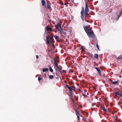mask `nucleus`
<instances>
[{"label":"nucleus","mask_w":122,"mask_h":122,"mask_svg":"<svg viewBox=\"0 0 122 122\" xmlns=\"http://www.w3.org/2000/svg\"><path fill=\"white\" fill-rule=\"evenodd\" d=\"M70 0H67L66 1V2L67 3H68V2H70Z\"/></svg>","instance_id":"obj_32"},{"label":"nucleus","mask_w":122,"mask_h":122,"mask_svg":"<svg viewBox=\"0 0 122 122\" xmlns=\"http://www.w3.org/2000/svg\"><path fill=\"white\" fill-rule=\"evenodd\" d=\"M54 37H55V39L57 40V41H59V37L58 36L56 35L54 36Z\"/></svg>","instance_id":"obj_15"},{"label":"nucleus","mask_w":122,"mask_h":122,"mask_svg":"<svg viewBox=\"0 0 122 122\" xmlns=\"http://www.w3.org/2000/svg\"><path fill=\"white\" fill-rule=\"evenodd\" d=\"M118 83V81H113L112 82V83L113 84H116L117 83Z\"/></svg>","instance_id":"obj_21"},{"label":"nucleus","mask_w":122,"mask_h":122,"mask_svg":"<svg viewBox=\"0 0 122 122\" xmlns=\"http://www.w3.org/2000/svg\"><path fill=\"white\" fill-rule=\"evenodd\" d=\"M95 68L96 69L97 72L99 73V75L100 76L101 75V71L97 67H95Z\"/></svg>","instance_id":"obj_11"},{"label":"nucleus","mask_w":122,"mask_h":122,"mask_svg":"<svg viewBox=\"0 0 122 122\" xmlns=\"http://www.w3.org/2000/svg\"><path fill=\"white\" fill-rule=\"evenodd\" d=\"M66 86L68 88L70 92H72L73 90L75 91L76 90L75 87V86H69L67 84L66 85Z\"/></svg>","instance_id":"obj_5"},{"label":"nucleus","mask_w":122,"mask_h":122,"mask_svg":"<svg viewBox=\"0 0 122 122\" xmlns=\"http://www.w3.org/2000/svg\"><path fill=\"white\" fill-rule=\"evenodd\" d=\"M41 80V78L40 77H38V80L40 82V80Z\"/></svg>","instance_id":"obj_28"},{"label":"nucleus","mask_w":122,"mask_h":122,"mask_svg":"<svg viewBox=\"0 0 122 122\" xmlns=\"http://www.w3.org/2000/svg\"><path fill=\"white\" fill-rule=\"evenodd\" d=\"M63 72H65V71H64V70H63Z\"/></svg>","instance_id":"obj_42"},{"label":"nucleus","mask_w":122,"mask_h":122,"mask_svg":"<svg viewBox=\"0 0 122 122\" xmlns=\"http://www.w3.org/2000/svg\"><path fill=\"white\" fill-rule=\"evenodd\" d=\"M46 29L47 31H52V28L50 27L49 26H47L46 27Z\"/></svg>","instance_id":"obj_9"},{"label":"nucleus","mask_w":122,"mask_h":122,"mask_svg":"<svg viewBox=\"0 0 122 122\" xmlns=\"http://www.w3.org/2000/svg\"><path fill=\"white\" fill-rule=\"evenodd\" d=\"M88 55L90 56H92V55L90 53H88Z\"/></svg>","instance_id":"obj_33"},{"label":"nucleus","mask_w":122,"mask_h":122,"mask_svg":"<svg viewBox=\"0 0 122 122\" xmlns=\"http://www.w3.org/2000/svg\"><path fill=\"white\" fill-rule=\"evenodd\" d=\"M54 66L55 68L56 67L57 69H59V67L58 65L56 63V62L54 61Z\"/></svg>","instance_id":"obj_12"},{"label":"nucleus","mask_w":122,"mask_h":122,"mask_svg":"<svg viewBox=\"0 0 122 122\" xmlns=\"http://www.w3.org/2000/svg\"><path fill=\"white\" fill-rule=\"evenodd\" d=\"M80 107H82V105H81L80 106Z\"/></svg>","instance_id":"obj_38"},{"label":"nucleus","mask_w":122,"mask_h":122,"mask_svg":"<svg viewBox=\"0 0 122 122\" xmlns=\"http://www.w3.org/2000/svg\"><path fill=\"white\" fill-rule=\"evenodd\" d=\"M48 69L47 68H44L43 69L42 71L43 72H45L48 71Z\"/></svg>","instance_id":"obj_14"},{"label":"nucleus","mask_w":122,"mask_h":122,"mask_svg":"<svg viewBox=\"0 0 122 122\" xmlns=\"http://www.w3.org/2000/svg\"><path fill=\"white\" fill-rule=\"evenodd\" d=\"M94 57L97 59L98 60V54H94Z\"/></svg>","instance_id":"obj_13"},{"label":"nucleus","mask_w":122,"mask_h":122,"mask_svg":"<svg viewBox=\"0 0 122 122\" xmlns=\"http://www.w3.org/2000/svg\"><path fill=\"white\" fill-rule=\"evenodd\" d=\"M122 14V11H121V14Z\"/></svg>","instance_id":"obj_37"},{"label":"nucleus","mask_w":122,"mask_h":122,"mask_svg":"<svg viewBox=\"0 0 122 122\" xmlns=\"http://www.w3.org/2000/svg\"><path fill=\"white\" fill-rule=\"evenodd\" d=\"M58 69L59 70V71L60 72V73L61 74H62V72L61 71V69H59H59Z\"/></svg>","instance_id":"obj_26"},{"label":"nucleus","mask_w":122,"mask_h":122,"mask_svg":"<svg viewBox=\"0 0 122 122\" xmlns=\"http://www.w3.org/2000/svg\"><path fill=\"white\" fill-rule=\"evenodd\" d=\"M70 84L71 85H73L71 82H70Z\"/></svg>","instance_id":"obj_35"},{"label":"nucleus","mask_w":122,"mask_h":122,"mask_svg":"<svg viewBox=\"0 0 122 122\" xmlns=\"http://www.w3.org/2000/svg\"><path fill=\"white\" fill-rule=\"evenodd\" d=\"M46 44H49L50 42L51 43H52L53 41V37H51L50 39H49V36H47L46 37Z\"/></svg>","instance_id":"obj_3"},{"label":"nucleus","mask_w":122,"mask_h":122,"mask_svg":"<svg viewBox=\"0 0 122 122\" xmlns=\"http://www.w3.org/2000/svg\"><path fill=\"white\" fill-rule=\"evenodd\" d=\"M114 94L116 97H117L118 96H119L121 97L122 95V94L117 91L114 92Z\"/></svg>","instance_id":"obj_6"},{"label":"nucleus","mask_w":122,"mask_h":122,"mask_svg":"<svg viewBox=\"0 0 122 122\" xmlns=\"http://www.w3.org/2000/svg\"><path fill=\"white\" fill-rule=\"evenodd\" d=\"M42 3V5L43 6H44L45 5V4L46 3V2L44 0H42L41 1V2Z\"/></svg>","instance_id":"obj_16"},{"label":"nucleus","mask_w":122,"mask_h":122,"mask_svg":"<svg viewBox=\"0 0 122 122\" xmlns=\"http://www.w3.org/2000/svg\"><path fill=\"white\" fill-rule=\"evenodd\" d=\"M69 4L68 3H67V2H66L64 4V5H66L67 4Z\"/></svg>","instance_id":"obj_29"},{"label":"nucleus","mask_w":122,"mask_h":122,"mask_svg":"<svg viewBox=\"0 0 122 122\" xmlns=\"http://www.w3.org/2000/svg\"><path fill=\"white\" fill-rule=\"evenodd\" d=\"M55 26L56 29L60 31L61 34L62 33L63 34H64V30L61 28V24L58 23L57 25H55Z\"/></svg>","instance_id":"obj_2"},{"label":"nucleus","mask_w":122,"mask_h":122,"mask_svg":"<svg viewBox=\"0 0 122 122\" xmlns=\"http://www.w3.org/2000/svg\"><path fill=\"white\" fill-rule=\"evenodd\" d=\"M77 116V118L78 120H80V117L78 115Z\"/></svg>","instance_id":"obj_30"},{"label":"nucleus","mask_w":122,"mask_h":122,"mask_svg":"<svg viewBox=\"0 0 122 122\" xmlns=\"http://www.w3.org/2000/svg\"><path fill=\"white\" fill-rule=\"evenodd\" d=\"M116 59H117L118 61H122V60H121V59H122V54L118 57H117Z\"/></svg>","instance_id":"obj_10"},{"label":"nucleus","mask_w":122,"mask_h":122,"mask_svg":"<svg viewBox=\"0 0 122 122\" xmlns=\"http://www.w3.org/2000/svg\"><path fill=\"white\" fill-rule=\"evenodd\" d=\"M90 26H91L90 25H89L87 27H86L85 26H84V29L85 30V28L87 29V30H88V29L90 28Z\"/></svg>","instance_id":"obj_19"},{"label":"nucleus","mask_w":122,"mask_h":122,"mask_svg":"<svg viewBox=\"0 0 122 122\" xmlns=\"http://www.w3.org/2000/svg\"><path fill=\"white\" fill-rule=\"evenodd\" d=\"M75 112H76V115L77 116H78V115H79V114L78 113V109H76L75 110Z\"/></svg>","instance_id":"obj_17"},{"label":"nucleus","mask_w":122,"mask_h":122,"mask_svg":"<svg viewBox=\"0 0 122 122\" xmlns=\"http://www.w3.org/2000/svg\"><path fill=\"white\" fill-rule=\"evenodd\" d=\"M86 3V6L85 9V10L84 12V8L83 7H82L81 8V18L82 20L84 21V17L85 16L86 17V16H87L89 14H88V12L89 11V9L88 8V5L86 2H85Z\"/></svg>","instance_id":"obj_1"},{"label":"nucleus","mask_w":122,"mask_h":122,"mask_svg":"<svg viewBox=\"0 0 122 122\" xmlns=\"http://www.w3.org/2000/svg\"><path fill=\"white\" fill-rule=\"evenodd\" d=\"M47 8L48 9H51V3H50V2L49 1H48L47 3Z\"/></svg>","instance_id":"obj_7"},{"label":"nucleus","mask_w":122,"mask_h":122,"mask_svg":"<svg viewBox=\"0 0 122 122\" xmlns=\"http://www.w3.org/2000/svg\"><path fill=\"white\" fill-rule=\"evenodd\" d=\"M52 44V46H53L54 48H55V46L53 44V42H52V43H51Z\"/></svg>","instance_id":"obj_27"},{"label":"nucleus","mask_w":122,"mask_h":122,"mask_svg":"<svg viewBox=\"0 0 122 122\" xmlns=\"http://www.w3.org/2000/svg\"><path fill=\"white\" fill-rule=\"evenodd\" d=\"M96 47H97V48L98 49V50H99V51H100V49H99V46L97 44L96 45Z\"/></svg>","instance_id":"obj_24"},{"label":"nucleus","mask_w":122,"mask_h":122,"mask_svg":"<svg viewBox=\"0 0 122 122\" xmlns=\"http://www.w3.org/2000/svg\"><path fill=\"white\" fill-rule=\"evenodd\" d=\"M121 60H122V61H121V63H122V59H121Z\"/></svg>","instance_id":"obj_39"},{"label":"nucleus","mask_w":122,"mask_h":122,"mask_svg":"<svg viewBox=\"0 0 122 122\" xmlns=\"http://www.w3.org/2000/svg\"><path fill=\"white\" fill-rule=\"evenodd\" d=\"M87 122H88V121H87Z\"/></svg>","instance_id":"obj_43"},{"label":"nucleus","mask_w":122,"mask_h":122,"mask_svg":"<svg viewBox=\"0 0 122 122\" xmlns=\"http://www.w3.org/2000/svg\"><path fill=\"white\" fill-rule=\"evenodd\" d=\"M49 70L51 72H53V70L52 69L51 67H50L49 68Z\"/></svg>","instance_id":"obj_23"},{"label":"nucleus","mask_w":122,"mask_h":122,"mask_svg":"<svg viewBox=\"0 0 122 122\" xmlns=\"http://www.w3.org/2000/svg\"><path fill=\"white\" fill-rule=\"evenodd\" d=\"M66 35V33L65 32H64V34H63V33L61 34V36L64 38L65 37V36Z\"/></svg>","instance_id":"obj_18"},{"label":"nucleus","mask_w":122,"mask_h":122,"mask_svg":"<svg viewBox=\"0 0 122 122\" xmlns=\"http://www.w3.org/2000/svg\"><path fill=\"white\" fill-rule=\"evenodd\" d=\"M74 0H71V1L72 2H73L74 1Z\"/></svg>","instance_id":"obj_36"},{"label":"nucleus","mask_w":122,"mask_h":122,"mask_svg":"<svg viewBox=\"0 0 122 122\" xmlns=\"http://www.w3.org/2000/svg\"><path fill=\"white\" fill-rule=\"evenodd\" d=\"M81 48L83 50H84V48L82 46H81Z\"/></svg>","instance_id":"obj_31"},{"label":"nucleus","mask_w":122,"mask_h":122,"mask_svg":"<svg viewBox=\"0 0 122 122\" xmlns=\"http://www.w3.org/2000/svg\"><path fill=\"white\" fill-rule=\"evenodd\" d=\"M49 77L50 79H52L54 78V76L53 75H50L49 76Z\"/></svg>","instance_id":"obj_20"},{"label":"nucleus","mask_w":122,"mask_h":122,"mask_svg":"<svg viewBox=\"0 0 122 122\" xmlns=\"http://www.w3.org/2000/svg\"><path fill=\"white\" fill-rule=\"evenodd\" d=\"M120 16V15H119L118 17H119Z\"/></svg>","instance_id":"obj_40"},{"label":"nucleus","mask_w":122,"mask_h":122,"mask_svg":"<svg viewBox=\"0 0 122 122\" xmlns=\"http://www.w3.org/2000/svg\"><path fill=\"white\" fill-rule=\"evenodd\" d=\"M78 99V98L77 97L76 98V100H77Z\"/></svg>","instance_id":"obj_41"},{"label":"nucleus","mask_w":122,"mask_h":122,"mask_svg":"<svg viewBox=\"0 0 122 122\" xmlns=\"http://www.w3.org/2000/svg\"><path fill=\"white\" fill-rule=\"evenodd\" d=\"M85 31H86L88 32V31L89 33H92V32H93V30H92L91 28L88 29V30L87 29L85 28Z\"/></svg>","instance_id":"obj_8"},{"label":"nucleus","mask_w":122,"mask_h":122,"mask_svg":"<svg viewBox=\"0 0 122 122\" xmlns=\"http://www.w3.org/2000/svg\"><path fill=\"white\" fill-rule=\"evenodd\" d=\"M103 110L105 113H106L107 112V111L104 107H103Z\"/></svg>","instance_id":"obj_22"},{"label":"nucleus","mask_w":122,"mask_h":122,"mask_svg":"<svg viewBox=\"0 0 122 122\" xmlns=\"http://www.w3.org/2000/svg\"><path fill=\"white\" fill-rule=\"evenodd\" d=\"M36 58L37 59L38 58V55H36Z\"/></svg>","instance_id":"obj_34"},{"label":"nucleus","mask_w":122,"mask_h":122,"mask_svg":"<svg viewBox=\"0 0 122 122\" xmlns=\"http://www.w3.org/2000/svg\"><path fill=\"white\" fill-rule=\"evenodd\" d=\"M60 4L61 5H64V4L63 3V2L61 1L60 2Z\"/></svg>","instance_id":"obj_25"},{"label":"nucleus","mask_w":122,"mask_h":122,"mask_svg":"<svg viewBox=\"0 0 122 122\" xmlns=\"http://www.w3.org/2000/svg\"><path fill=\"white\" fill-rule=\"evenodd\" d=\"M86 32L87 33L88 36L89 37L94 38L95 37V35L93 32L89 33L88 31H86Z\"/></svg>","instance_id":"obj_4"}]
</instances>
